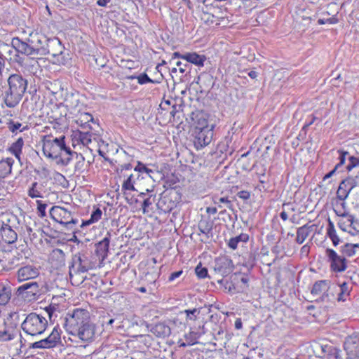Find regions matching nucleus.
<instances>
[{
  "mask_svg": "<svg viewBox=\"0 0 359 359\" xmlns=\"http://www.w3.org/2000/svg\"><path fill=\"white\" fill-rule=\"evenodd\" d=\"M42 189L43 185L41 184H39L37 182H34L29 187L27 194L32 198H42Z\"/></svg>",
  "mask_w": 359,
  "mask_h": 359,
  "instance_id": "obj_37",
  "label": "nucleus"
},
{
  "mask_svg": "<svg viewBox=\"0 0 359 359\" xmlns=\"http://www.w3.org/2000/svg\"><path fill=\"white\" fill-rule=\"evenodd\" d=\"M47 118L56 130H62L68 127L66 110L57 104L53 105L47 112Z\"/></svg>",
  "mask_w": 359,
  "mask_h": 359,
  "instance_id": "obj_8",
  "label": "nucleus"
},
{
  "mask_svg": "<svg viewBox=\"0 0 359 359\" xmlns=\"http://www.w3.org/2000/svg\"><path fill=\"white\" fill-rule=\"evenodd\" d=\"M15 60L21 67L22 72L29 75H36L38 72H41V65L39 60L41 57H22V55H15Z\"/></svg>",
  "mask_w": 359,
  "mask_h": 359,
  "instance_id": "obj_10",
  "label": "nucleus"
},
{
  "mask_svg": "<svg viewBox=\"0 0 359 359\" xmlns=\"http://www.w3.org/2000/svg\"><path fill=\"white\" fill-rule=\"evenodd\" d=\"M357 248H359V244L346 243L340 247L339 252L344 257H351L355 255Z\"/></svg>",
  "mask_w": 359,
  "mask_h": 359,
  "instance_id": "obj_36",
  "label": "nucleus"
},
{
  "mask_svg": "<svg viewBox=\"0 0 359 359\" xmlns=\"http://www.w3.org/2000/svg\"><path fill=\"white\" fill-rule=\"evenodd\" d=\"M237 196L240 198L246 201L250 198V192L245 190L240 191L239 192H238Z\"/></svg>",
  "mask_w": 359,
  "mask_h": 359,
  "instance_id": "obj_62",
  "label": "nucleus"
},
{
  "mask_svg": "<svg viewBox=\"0 0 359 359\" xmlns=\"http://www.w3.org/2000/svg\"><path fill=\"white\" fill-rule=\"evenodd\" d=\"M140 177L139 174H137V177L133 174L130 175L126 180L123 181L122 184L121 190L125 191H136V189L135 188V183L137 179H138Z\"/></svg>",
  "mask_w": 359,
  "mask_h": 359,
  "instance_id": "obj_39",
  "label": "nucleus"
},
{
  "mask_svg": "<svg viewBox=\"0 0 359 359\" xmlns=\"http://www.w3.org/2000/svg\"><path fill=\"white\" fill-rule=\"evenodd\" d=\"M213 127H208L206 129L193 130L194 144L197 150L209 144L213 137Z\"/></svg>",
  "mask_w": 359,
  "mask_h": 359,
  "instance_id": "obj_13",
  "label": "nucleus"
},
{
  "mask_svg": "<svg viewBox=\"0 0 359 359\" xmlns=\"http://www.w3.org/2000/svg\"><path fill=\"white\" fill-rule=\"evenodd\" d=\"M249 241V235L248 233H241L238 236L231 238L227 243L228 247L231 250H236L239 243H246Z\"/></svg>",
  "mask_w": 359,
  "mask_h": 359,
  "instance_id": "obj_32",
  "label": "nucleus"
},
{
  "mask_svg": "<svg viewBox=\"0 0 359 359\" xmlns=\"http://www.w3.org/2000/svg\"><path fill=\"white\" fill-rule=\"evenodd\" d=\"M215 219H212L210 215L201 216V219L198 223V229L200 231L198 235L203 233L205 236L206 238L212 236V229L215 224Z\"/></svg>",
  "mask_w": 359,
  "mask_h": 359,
  "instance_id": "obj_20",
  "label": "nucleus"
},
{
  "mask_svg": "<svg viewBox=\"0 0 359 359\" xmlns=\"http://www.w3.org/2000/svg\"><path fill=\"white\" fill-rule=\"evenodd\" d=\"M134 170L135 172H137L138 173L139 172H145L147 173L149 177H151V173L153 172V170L148 168L143 163H142L141 161H138L137 162V165H136V167L134 168Z\"/></svg>",
  "mask_w": 359,
  "mask_h": 359,
  "instance_id": "obj_49",
  "label": "nucleus"
},
{
  "mask_svg": "<svg viewBox=\"0 0 359 359\" xmlns=\"http://www.w3.org/2000/svg\"><path fill=\"white\" fill-rule=\"evenodd\" d=\"M111 233L107 232L106 236L95 245V253L103 259L107 257L109 251Z\"/></svg>",
  "mask_w": 359,
  "mask_h": 359,
  "instance_id": "obj_27",
  "label": "nucleus"
},
{
  "mask_svg": "<svg viewBox=\"0 0 359 359\" xmlns=\"http://www.w3.org/2000/svg\"><path fill=\"white\" fill-rule=\"evenodd\" d=\"M334 211L337 214V216L343 217V218H348V222H349V224H353L354 222V216L351 215L346 210H337L334 209Z\"/></svg>",
  "mask_w": 359,
  "mask_h": 359,
  "instance_id": "obj_47",
  "label": "nucleus"
},
{
  "mask_svg": "<svg viewBox=\"0 0 359 359\" xmlns=\"http://www.w3.org/2000/svg\"><path fill=\"white\" fill-rule=\"evenodd\" d=\"M128 79H130V80L137 79L138 81V83L140 85H144V84H146L148 83H159L158 81H157L156 80L151 79L146 73H142L138 76H135V75L129 76H128Z\"/></svg>",
  "mask_w": 359,
  "mask_h": 359,
  "instance_id": "obj_40",
  "label": "nucleus"
},
{
  "mask_svg": "<svg viewBox=\"0 0 359 359\" xmlns=\"http://www.w3.org/2000/svg\"><path fill=\"white\" fill-rule=\"evenodd\" d=\"M51 255L53 257H56L61 262H65V254L63 250L60 248H55L53 250Z\"/></svg>",
  "mask_w": 359,
  "mask_h": 359,
  "instance_id": "obj_57",
  "label": "nucleus"
},
{
  "mask_svg": "<svg viewBox=\"0 0 359 359\" xmlns=\"http://www.w3.org/2000/svg\"><path fill=\"white\" fill-rule=\"evenodd\" d=\"M348 158L349 162H348V165L346 166V169L348 171H350L353 168H355L359 165V158L358 157H355L353 156H348Z\"/></svg>",
  "mask_w": 359,
  "mask_h": 359,
  "instance_id": "obj_52",
  "label": "nucleus"
},
{
  "mask_svg": "<svg viewBox=\"0 0 359 359\" xmlns=\"http://www.w3.org/2000/svg\"><path fill=\"white\" fill-rule=\"evenodd\" d=\"M67 107L75 108L78 106L79 100L77 97H74V95H71L65 100Z\"/></svg>",
  "mask_w": 359,
  "mask_h": 359,
  "instance_id": "obj_56",
  "label": "nucleus"
},
{
  "mask_svg": "<svg viewBox=\"0 0 359 359\" xmlns=\"http://www.w3.org/2000/svg\"><path fill=\"white\" fill-rule=\"evenodd\" d=\"M89 313L83 309H75L68 312L63 319V327L66 332L78 337L83 342L91 341L95 332V325L90 322Z\"/></svg>",
  "mask_w": 359,
  "mask_h": 359,
  "instance_id": "obj_1",
  "label": "nucleus"
},
{
  "mask_svg": "<svg viewBox=\"0 0 359 359\" xmlns=\"http://www.w3.org/2000/svg\"><path fill=\"white\" fill-rule=\"evenodd\" d=\"M156 195L153 191L150 192V194L145 198H144L142 203V208L144 213L147 212L148 208L153 203L156 202Z\"/></svg>",
  "mask_w": 359,
  "mask_h": 359,
  "instance_id": "obj_42",
  "label": "nucleus"
},
{
  "mask_svg": "<svg viewBox=\"0 0 359 359\" xmlns=\"http://www.w3.org/2000/svg\"><path fill=\"white\" fill-rule=\"evenodd\" d=\"M0 236L2 240L8 244L15 243L18 239V234L15 231L9 224L4 222L2 223L0 228Z\"/></svg>",
  "mask_w": 359,
  "mask_h": 359,
  "instance_id": "obj_25",
  "label": "nucleus"
},
{
  "mask_svg": "<svg viewBox=\"0 0 359 359\" xmlns=\"http://www.w3.org/2000/svg\"><path fill=\"white\" fill-rule=\"evenodd\" d=\"M356 187V184L353 182V177H348L344 179L339 185L337 191V198L341 201H345L351 190Z\"/></svg>",
  "mask_w": 359,
  "mask_h": 359,
  "instance_id": "obj_19",
  "label": "nucleus"
},
{
  "mask_svg": "<svg viewBox=\"0 0 359 359\" xmlns=\"http://www.w3.org/2000/svg\"><path fill=\"white\" fill-rule=\"evenodd\" d=\"M123 192V194L125 197L126 201L129 204H133L134 203H137L139 201L137 198H133V196H130V194L128 192V191L121 190Z\"/></svg>",
  "mask_w": 359,
  "mask_h": 359,
  "instance_id": "obj_60",
  "label": "nucleus"
},
{
  "mask_svg": "<svg viewBox=\"0 0 359 359\" xmlns=\"http://www.w3.org/2000/svg\"><path fill=\"white\" fill-rule=\"evenodd\" d=\"M29 38L32 46L34 48V52L36 56L42 57L46 55V51L50 38L39 33L30 34Z\"/></svg>",
  "mask_w": 359,
  "mask_h": 359,
  "instance_id": "obj_15",
  "label": "nucleus"
},
{
  "mask_svg": "<svg viewBox=\"0 0 359 359\" xmlns=\"http://www.w3.org/2000/svg\"><path fill=\"white\" fill-rule=\"evenodd\" d=\"M214 203L217 204L219 208H222V206H221V205H219V203H224L229 209L232 210H233V204H232L231 201L228 199L227 197L217 198L214 201Z\"/></svg>",
  "mask_w": 359,
  "mask_h": 359,
  "instance_id": "obj_51",
  "label": "nucleus"
},
{
  "mask_svg": "<svg viewBox=\"0 0 359 359\" xmlns=\"http://www.w3.org/2000/svg\"><path fill=\"white\" fill-rule=\"evenodd\" d=\"M337 225L343 231H347L348 227H351L352 226V224H349V222H348V218H346V220L344 219H339Z\"/></svg>",
  "mask_w": 359,
  "mask_h": 359,
  "instance_id": "obj_59",
  "label": "nucleus"
},
{
  "mask_svg": "<svg viewBox=\"0 0 359 359\" xmlns=\"http://www.w3.org/2000/svg\"><path fill=\"white\" fill-rule=\"evenodd\" d=\"M117 320L112 318L110 314L107 313L100 317V323L104 330L111 332L114 328V323Z\"/></svg>",
  "mask_w": 359,
  "mask_h": 359,
  "instance_id": "obj_35",
  "label": "nucleus"
},
{
  "mask_svg": "<svg viewBox=\"0 0 359 359\" xmlns=\"http://www.w3.org/2000/svg\"><path fill=\"white\" fill-rule=\"evenodd\" d=\"M313 225L306 224L304 226L299 227L297 230L296 242L298 244H302L304 241L309 236L310 233L313 231Z\"/></svg>",
  "mask_w": 359,
  "mask_h": 359,
  "instance_id": "obj_29",
  "label": "nucleus"
},
{
  "mask_svg": "<svg viewBox=\"0 0 359 359\" xmlns=\"http://www.w3.org/2000/svg\"><path fill=\"white\" fill-rule=\"evenodd\" d=\"M325 256L330 263V270L335 273H341L347 269V259L341 254L339 255L332 248L325 250Z\"/></svg>",
  "mask_w": 359,
  "mask_h": 359,
  "instance_id": "obj_11",
  "label": "nucleus"
},
{
  "mask_svg": "<svg viewBox=\"0 0 359 359\" xmlns=\"http://www.w3.org/2000/svg\"><path fill=\"white\" fill-rule=\"evenodd\" d=\"M182 273H183V271L182 270H180V271H175V272L172 273L170 275V276L168 277V282H172L176 278H179Z\"/></svg>",
  "mask_w": 359,
  "mask_h": 359,
  "instance_id": "obj_63",
  "label": "nucleus"
},
{
  "mask_svg": "<svg viewBox=\"0 0 359 359\" xmlns=\"http://www.w3.org/2000/svg\"><path fill=\"white\" fill-rule=\"evenodd\" d=\"M192 121L194 128L193 130H198L202 129H206L208 127H215L214 124H209L207 118L205 117V114L197 112L196 114H192Z\"/></svg>",
  "mask_w": 359,
  "mask_h": 359,
  "instance_id": "obj_26",
  "label": "nucleus"
},
{
  "mask_svg": "<svg viewBox=\"0 0 359 359\" xmlns=\"http://www.w3.org/2000/svg\"><path fill=\"white\" fill-rule=\"evenodd\" d=\"M175 65L178 67L180 72L184 74L185 76H187L190 74L191 65L189 64L188 62L177 61L175 62Z\"/></svg>",
  "mask_w": 359,
  "mask_h": 359,
  "instance_id": "obj_45",
  "label": "nucleus"
},
{
  "mask_svg": "<svg viewBox=\"0 0 359 359\" xmlns=\"http://www.w3.org/2000/svg\"><path fill=\"white\" fill-rule=\"evenodd\" d=\"M330 281L328 280H320L316 281L311 290L313 297H318L314 302L317 303L330 302L334 298V294L330 292Z\"/></svg>",
  "mask_w": 359,
  "mask_h": 359,
  "instance_id": "obj_7",
  "label": "nucleus"
},
{
  "mask_svg": "<svg viewBox=\"0 0 359 359\" xmlns=\"http://www.w3.org/2000/svg\"><path fill=\"white\" fill-rule=\"evenodd\" d=\"M78 139L81 142V143L84 145L87 146L91 142V134L89 130L86 131H79L78 134Z\"/></svg>",
  "mask_w": 359,
  "mask_h": 359,
  "instance_id": "obj_43",
  "label": "nucleus"
},
{
  "mask_svg": "<svg viewBox=\"0 0 359 359\" xmlns=\"http://www.w3.org/2000/svg\"><path fill=\"white\" fill-rule=\"evenodd\" d=\"M39 274L36 267L32 265H27L20 268L17 272V278L19 282L27 280L36 278Z\"/></svg>",
  "mask_w": 359,
  "mask_h": 359,
  "instance_id": "obj_21",
  "label": "nucleus"
},
{
  "mask_svg": "<svg viewBox=\"0 0 359 359\" xmlns=\"http://www.w3.org/2000/svg\"><path fill=\"white\" fill-rule=\"evenodd\" d=\"M24 145V140L22 137H18L8 148V151L15 156L18 160L20 159L22 149Z\"/></svg>",
  "mask_w": 359,
  "mask_h": 359,
  "instance_id": "obj_33",
  "label": "nucleus"
},
{
  "mask_svg": "<svg viewBox=\"0 0 359 359\" xmlns=\"http://www.w3.org/2000/svg\"><path fill=\"white\" fill-rule=\"evenodd\" d=\"M327 235L332 241L334 246H337L341 243V240L338 235L337 234L334 223L328 219V224L327 227Z\"/></svg>",
  "mask_w": 359,
  "mask_h": 359,
  "instance_id": "obj_34",
  "label": "nucleus"
},
{
  "mask_svg": "<svg viewBox=\"0 0 359 359\" xmlns=\"http://www.w3.org/2000/svg\"><path fill=\"white\" fill-rule=\"evenodd\" d=\"M79 122L85 123V124H87L88 123L90 122L93 123H95L93 116H92V114L89 113H84L81 114L77 123Z\"/></svg>",
  "mask_w": 359,
  "mask_h": 359,
  "instance_id": "obj_54",
  "label": "nucleus"
},
{
  "mask_svg": "<svg viewBox=\"0 0 359 359\" xmlns=\"http://www.w3.org/2000/svg\"><path fill=\"white\" fill-rule=\"evenodd\" d=\"M61 329L57 325L54 327L47 337L31 344L29 348L43 349L55 348L61 344Z\"/></svg>",
  "mask_w": 359,
  "mask_h": 359,
  "instance_id": "obj_9",
  "label": "nucleus"
},
{
  "mask_svg": "<svg viewBox=\"0 0 359 359\" xmlns=\"http://www.w3.org/2000/svg\"><path fill=\"white\" fill-rule=\"evenodd\" d=\"M28 81L20 73L11 74L5 86H2L1 96L6 106L15 107L23 97L27 88Z\"/></svg>",
  "mask_w": 359,
  "mask_h": 359,
  "instance_id": "obj_2",
  "label": "nucleus"
},
{
  "mask_svg": "<svg viewBox=\"0 0 359 359\" xmlns=\"http://www.w3.org/2000/svg\"><path fill=\"white\" fill-rule=\"evenodd\" d=\"M187 317H189L191 320H195L196 315L199 313V311L196 309H194L192 310H186Z\"/></svg>",
  "mask_w": 359,
  "mask_h": 359,
  "instance_id": "obj_61",
  "label": "nucleus"
},
{
  "mask_svg": "<svg viewBox=\"0 0 359 359\" xmlns=\"http://www.w3.org/2000/svg\"><path fill=\"white\" fill-rule=\"evenodd\" d=\"M344 348L347 359H359V335L348 337L344 343Z\"/></svg>",
  "mask_w": 359,
  "mask_h": 359,
  "instance_id": "obj_17",
  "label": "nucleus"
},
{
  "mask_svg": "<svg viewBox=\"0 0 359 359\" xmlns=\"http://www.w3.org/2000/svg\"><path fill=\"white\" fill-rule=\"evenodd\" d=\"M195 273L198 278H205L208 277V271L206 267H203L200 263L195 269Z\"/></svg>",
  "mask_w": 359,
  "mask_h": 359,
  "instance_id": "obj_48",
  "label": "nucleus"
},
{
  "mask_svg": "<svg viewBox=\"0 0 359 359\" xmlns=\"http://www.w3.org/2000/svg\"><path fill=\"white\" fill-rule=\"evenodd\" d=\"M7 127L8 130L13 133H17L18 131L23 132L28 129V126H22V124L18 121H14L13 120H10L7 123Z\"/></svg>",
  "mask_w": 359,
  "mask_h": 359,
  "instance_id": "obj_41",
  "label": "nucleus"
},
{
  "mask_svg": "<svg viewBox=\"0 0 359 359\" xmlns=\"http://www.w3.org/2000/svg\"><path fill=\"white\" fill-rule=\"evenodd\" d=\"M47 319L36 313H29L22 323L21 327L25 333L32 337L42 334L48 327Z\"/></svg>",
  "mask_w": 359,
  "mask_h": 359,
  "instance_id": "obj_5",
  "label": "nucleus"
},
{
  "mask_svg": "<svg viewBox=\"0 0 359 359\" xmlns=\"http://www.w3.org/2000/svg\"><path fill=\"white\" fill-rule=\"evenodd\" d=\"M184 337L189 345H194L198 343L199 335L197 332L191 331L186 334Z\"/></svg>",
  "mask_w": 359,
  "mask_h": 359,
  "instance_id": "obj_46",
  "label": "nucleus"
},
{
  "mask_svg": "<svg viewBox=\"0 0 359 359\" xmlns=\"http://www.w3.org/2000/svg\"><path fill=\"white\" fill-rule=\"evenodd\" d=\"M39 285L35 281L26 283L20 285L18 290V295H21L23 298L36 299L39 296Z\"/></svg>",
  "mask_w": 359,
  "mask_h": 359,
  "instance_id": "obj_18",
  "label": "nucleus"
},
{
  "mask_svg": "<svg viewBox=\"0 0 359 359\" xmlns=\"http://www.w3.org/2000/svg\"><path fill=\"white\" fill-rule=\"evenodd\" d=\"M13 163L12 158L0 161V179H4L11 173Z\"/></svg>",
  "mask_w": 359,
  "mask_h": 359,
  "instance_id": "obj_30",
  "label": "nucleus"
},
{
  "mask_svg": "<svg viewBox=\"0 0 359 359\" xmlns=\"http://www.w3.org/2000/svg\"><path fill=\"white\" fill-rule=\"evenodd\" d=\"M12 289L9 284L0 283V305H6L11 298Z\"/></svg>",
  "mask_w": 359,
  "mask_h": 359,
  "instance_id": "obj_31",
  "label": "nucleus"
},
{
  "mask_svg": "<svg viewBox=\"0 0 359 359\" xmlns=\"http://www.w3.org/2000/svg\"><path fill=\"white\" fill-rule=\"evenodd\" d=\"M56 305H49L48 306L46 307L45 310L48 314L50 318H52V316L53 315L54 312L56 311Z\"/></svg>",
  "mask_w": 359,
  "mask_h": 359,
  "instance_id": "obj_64",
  "label": "nucleus"
},
{
  "mask_svg": "<svg viewBox=\"0 0 359 359\" xmlns=\"http://www.w3.org/2000/svg\"><path fill=\"white\" fill-rule=\"evenodd\" d=\"M16 324L12 322H4V328L0 330V341L13 340L17 334Z\"/></svg>",
  "mask_w": 359,
  "mask_h": 359,
  "instance_id": "obj_22",
  "label": "nucleus"
},
{
  "mask_svg": "<svg viewBox=\"0 0 359 359\" xmlns=\"http://www.w3.org/2000/svg\"><path fill=\"white\" fill-rule=\"evenodd\" d=\"M339 293L338 294L337 300L338 301H345V297L348 296L350 292V289L348 284L345 282L341 283L339 286Z\"/></svg>",
  "mask_w": 359,
  "mask_h": 359,
  "instance_id": "obj_44",
  "label": "nucleus"
},
{
  "mask_svg": "<svg viewBox=\"0 0 359 359\" xmlns=\"http://www.w3.org/2000/svg\"><path fill=\"white\" fill-rule=\"evenodd\" d=\"M314 349L318 356L327 359H341V350L327 342L316 343Z\"/></svg>",
  "mask_w": 359,
  "mask_h": 359,
  "instance_id": "obj_12",
  "label": "nucleus"
},
{
  "mask_svg": "<svg viewBox=\"0 0 359 359\" xmlns=\"http://www.w3.org/2000/svg\"><path fill=\"white\" fill-rule=\"evenodd\" d=\"M337 153L339 154V163H337L335 166H337L339 169L341 168V167L344 164L346 159L347 157H348L349 153L348 151H344V150H338Z\"/></svg>",
  "mask_w": 359,
  "mask_h": 359,
  "instance_id": "obj_50",
  "label": "nucleus"
},
{
  "mask_svg": "<svg viewBox=\"0 0 359 359\" xmlns=\"http://www.w3.org/2000/svg\"><path fill=\"white\" fill-rule=\"evenodd\" d=\"M50 217L69 230H74L79 219L74 217L72 212L60 206H53L49 211Z\"/></svg>",
  "mask_w": 359,
  "mask_h": 359,
  "instance_id": "obj_6",
  "label": "nucleus"
},
{
  "mask_svg": "<svg viewBox=\"0 0 359 359\" xmlns=\"http://www.w3.org/2000/svg\"><path fill=\"white\" fill-rule=\"evenodd\" d=\"M206 57L203 55H199L196 53H186L184 60L188 62L189 64H194L198 67H203Z\"/></svg>",
  "mask_w": 359,
  "mask_h": 359,
  "instance_id": "obj_28",
  "label": "nucleus"
},
{
  "mask_svg": "<svg viewBox=\"0 0 359 359\" xmlns=\"http://www.w3.org/2000/svg\"><path fill=\"white\" fill-rule=\"evenodd\" d=\"M170 321L159 322L152 326L150 331L156 337L159 338H165L170 335L171 328L170 327Z\"/></svg>",
  "mask_w": 359,
  "mask_h": 359,
  "instance_id": "obj_23",
  "label": "nucleus"
},
{
  "mask_svg": "<svg viewBox=\"0 0 359 359\" xmlns=\"http://www.w3.org/2000/svg\"><path fill=\"white\" fill-rule=\"evenodd\" d=\"M43 152L44 155L52 159L60 158V162L63 165L69 164L73 154L69 147L65 143V136L53 138L52 136L46 135L43 139Z\"/></svg>",
  "mask_w": 359,
  "mask_h": 359,
  "instance_id": "obj_3",
  "label": "nucleus"
},
{
  "mask_svg": "<svg viewBox=\"0 0 359 359\" xmlns=\"http://www.w3.org/2000/svg\"><path fill=\"white\" fill-rule=\"evenodd\" d=\"M338 22V19L333 16L332 18H326V19H318V25H325V24H330V25H334V24H337Z\"/></svg>",
  "mask_w": 359,
  "mask_h": 359,
  "instance_id": "obj_58",
  "label": "nucleus"
},
{
  "mask_svg": "<svg viewBox=\"0 0 359 359\" xmlns=\"http://www.w3.org/2000/svg\"><path fill=\"white\" fill-rule=\"evenodd\" d=\"M11 46L17 52L16 55H23V57L36 56L29 37L26 41H22L18 37H14L11 40Z\"/></svg>",
  "mask_w": 359,
  "mask_h": 359,
  "instance_id": "obj_14",
  "label": "nucleus"
},
{
  "mask_svg": "<svg viewBox=\"0 0 359 359\" xmlns=\"http://www.w3.org/2000/svg\"><path fill=\"white\" fill-rule=\"evenodd\" d=\"M36 203L38 216L43 218L46 215V209L47 204L44 203L41 201H36Z\"/></svg>",
  "mask_w": 359,
  "mask_h": 359,
  "instance_id": "obj_53",
  "label": "nucleus"
},
{
  "mask_svg": "<svg viewBox=\"0 0 359 359\" xmlns=\"http://www.w3.org/2000/svg\"><path fill=\"white\" fill-rule=\"evenodd\" d=\"M214 271L222 277L227 276L234 268L232 260L227 256L219 257L215 260Z\"/></svg>",
  "mask_w": 359,
  "mask_h": 359,
  "instance_id": "obj_16",
  "label": "nucleus"
},
{
  "mask_svg": "<svg viewBox=\"0 0 359 359\" xmlns=\"http://www.w3.org/2000/svg\"><path fill=\"white\" fill-rule=\"evenodd\" d=\"M25 229H26V232L27 233L28 236H29V239L31 240V241H33L38 238V233H39V232H41V233H43V231L41 229H37V232H35L29 226H26Z\"/></svg>",
  "mask_w": 359,
  "mask_h": 359,
  "instance_id": "obj_55",
  "label": "nucleus"
},
{
  "mask_svg": "<svg viewBox=\"0 0 359 359\" xmlns=\"http://www.w3.org/2000/svg\"><path fill=\"white\" fill-rule=\"evenodd\" d=\"M93 269L92 262L84 251L74 254L69 264V276L74 286L81 285L86 279L85 273Z\"/></svg>",
  "mask_w": 359,
  "mask_h": 359,
  "instance_id": "obj_4",
  "label": "nucleus"
},
{
  "mask_svg": "<svg viewBox=\"0 0 359 359\" xmlns=\"http://www.w3.org/2000/svg\"><path fill=\"white\" fill-rule=\"evenodd\" d=\"M64 46L58 38H50L48 43L46 55H51L53 57H57L63 53Z\"/></svg>",
  "mask_w": 359,
  "mask_h": 359,
  "instance_id": "obj_24",
  "label": "nucleus"
},
{
  "mask_svg": "<svg viewBox=\"0 0 359 359\" xmlns=\"http://www.w3.org/2000/svg\"><path fill=\"white\" fill-rule=\"evenodd\" d=\"M102 212L100 208H96L91 213L90 217L87 220H82V224H81V227L83 228L86 226H89L93 223L98 222L102 217Z\"/></svg>",
  "mask_w": 359,
  "mask_h": 359,
  "instance_id": "obj_38",
  "label": "nucleus"
}]
</instances>
